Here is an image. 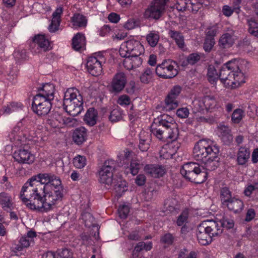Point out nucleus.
<instances>
[{"label":"nucleus","instance_id":"1","mask_svg":"<svg viewBox=\"0 0 258 258\" xmlns=\"http://www.w3.org/2000/svg\"><path fill=\"white\" fill-rule=\"evenodd\" d=\"M63 196L60 178L53 173H45L30 178L23 186L20 198L30 209L47 212L55 208Z\"/></svg>","mask_w":258,"mask_h":258},{"label":"nucleus","instance_id":"2","mask_svg":"<svg viewBox=\"0 0 258 258\" xmlns=\"http://www.w3.org/2000/svg\"><path fill=\"white\" fill-rule=\"evenodd\" d=\"M219 147L206 140H200L195 145L194 158L204 163L205 171H212L219 165Z\"/></svg>","mask_w":258,"mask_h":258},{"label":"nucleus","instance_id":"3","mask_svg":"<svg viewBox=\"0 0 258 258\" xmlns=\"http://www.w3.org/2000/svg\"><path fill=\"white\" fill-rule=\"evenodd\" d=\"M151 127V133L160 141L164 142L176 141L179 135L174 118L167 114L161 115L155 119Z\"/></svg>","mask_w":258,"mask_h":258},{"label":"nucleus","instance_id":"4","mask_svg":"<svg viewBox=\"0 0 258 258\" xmlns=\"http://www.w3.org/2000/svg\"><path fill=\"white\" fill-rule=\"evenodd\" d=\"M219 70L220 80L226 87L235 88L245 82L244 74L236 59L227 62Z\"/></svg>","mask_w":258,"mask_h":258},{"label":"nucleus","instance_id":"5","mask_svg":"<svg viewBox=\"0 0 258 258\" xmlns=\"http://www.w3.org/2000/svg\"><path fill=\"white\" fill-rule=\"evenodd\" d=\"M83 98L76 88L67 89L64 95L63 105L66 112L76 116L83 110Z\"/></svg>","mask_w":258,"mask_h":258},{"label":"nucleus","instance_id":"6","mask_svg":"<svg viewBox=\"0 0 258 258\" xmlns=\"http://www.w3.org/2000/svg\"><path fill=\"white\" fill-rule=\"evenodd\" d=\"M180 173L186 179L197 184L204 182L207 177V172L205 169L195 162L184 164L180 169Z\"/></svg>","mask_w":258,"mask_h":258},{"label":"nucleus","instance_id":"7","mask_svg":"<svg viewBox=\"0 0 258 258\" xmlns=\"http://www.w3.org/2000/svg\"><path fill=\"white\" fill-rule=\"evenodd\" d=\"M145 49L139 41L130 39L123 42L120 47L119 52L122 57L128 56L142 55L144 54Z\"/></svg>","mask_w":258,"mask_h":258},{"label":"nucleus","instance_id":"8","mask_svg":"<svg viewBox=\"0 0 258 258\" xmlns=\"http://www.w3.org/2000/svg\"><path fill=\"white\" fill-rule=\"evenodd\" d=\"M177 64L174 61L170 59L164 60L159 64L156 69V74L164 79H172L178 73Z\"/></svg>","mask_w":258,"mask_h":258},{"label":"nucleus","instance_id":"9","mask_svg":"<svg viewBox=\"0 0 258 258\" xmlns=\"http://www.w3.org/2000/svg\"><path fill=\"white\" fill-rule=\"evenodd\" d=\"M115 165L114 161L112 160H108L104 162L98 172V180L100 183L108 186L112 184Z\"/></svg>","mask_w":258,"mask_h":258},{"label":"nucleus","instance_id":"10","mask_svg":"<svg viewBox=\"0 0 258 258\" xmlns=\"http://www.w3.org/2000/svg\"><path fill=\"white\" fill-rule=\"evenodd\" d=\"M105 60V57L100 52L89 57L86 63L88 72L93 76L100 75L102 72V64Z\"/></svg>","mask_w":258,"mask_h":258},{"label":"nucleus","instance_id":"11","mask_svg":"<svg viewBox=\"0 0 258 258\" xmlns=\"http://www.w3.org/2000/svg\"><path fill=\"white\" fill-rule=\"evenodd\" d=\"M51 100L44 97L34 96L32 104L33 111L39 116H45L50 112L52 108Z\"/></svg>","mask_w":258,"mask_h":258},{"label":"nucleus","instance_id":"12","mask_svg":"<svg viewBox=\"0 0 258 258\" xmlns=\"http://www.w3.org/2000/svg\"><path fill=\"white\" fill-rule=\"evenodd\" d=\"M127 83V78L123 72L116 73L113 77L110 85L108 86L109 91L113 94L120 93L125 88Z\"/></svg>","mask_w":258,"mask_h":258},{"label":"nucleus","instance_id":"13","mask_svg":"<svg viewBox=\"0 0 258 258\" xmlns=\"http://www.w3.org/2000/svg\"><path fill=\"white\" fill-rule=\"evenodd\" d=\"M166 4L160 2L158 0H154L144 13L145 18L151 19H159L165 10Z\"/></svg>","mask_w":258,"mask_h":258},{"label":"nucleus","instance_id":"14","mask_svg":"<svg viewBox=\"0 0 258 258\" xmlns=\"http://www.w3.org/2000/svg\"><path fill=\"white\" fill-rule=\"evenodd\" d=\"M13 157L15 160L21 164H32L35 159V156L27 149H20L14 152Z\"/></svg>","mask_w":258,"mask_h":258},{"label":"nucleus","instance_id":"15","mask_svg":"<svg viewBox=\"0 0 258 258\" xmlns=\"http://www.w3.org/2000/svg\"><path fill=\"white\" fill-rule=\"evenodd\" d=\"M181 91V87L180 86L176 85L172 88L165 99L167 109L172 110L178 106V102L176 98Z\"/></svg>","mask_w":258,"mask_h":258},{"label":"nucleus","instance_id":"16","mask_svg":"<svg viewBox=\"0 0 258 258\" xmlns=\"http://www.w3.org/2000/svg\"><path fill=\"white\" fill-rule=\"evenodd\" d=\"M235 31L228 28L226 31L221 36L219 40V45L221 48H228L231 47L235 41Z\"/></svg>","mask_w":258,"mask_h":258},{"label":"nucleus","instance_id":"17","mask_svg":"<svg viewBox=\"0 0 258 258\" xmlns=\"http://www.w3.org/2000/svg\"><path fill=\"white\" fill-rule=\"evenodd\" d=\"M222 207L234 214H240L243 210L244 205L241 199L234 196Z\"/></svg>","mask_w":258,"mask_h":258},{"label":"nucleus","instance_id":"18","mask_svg":"<svg viewBox=\"0 0 258 258\" xmlns=\"http://www.w3.org/2000/svg\"><path fill=\"white\" fill-rule=\"evenodd\" d=\"M33 44L38 50L37 52H45L51 49L50 42L45 35L39 34L33 39Z\"/></svg>","mask_w":258,"mask_h":258},{"label":"nucleus","instance_id":"19","mask_svg":"<svg viewBox=\"0 0 258 258\" xmlns=\"http://www.w3.org/2000/svg\"><path fill=\"white\" fill-rule=\"evenodd\" d=\"M202 223L212 238L218 236L223 232L222 228L221 227L217 221L207 220Z\"/></svg>","mask_w":258,"mask_h":258},{"label":"nucleus","instance_id":"20","mask_svg":"<svg viewBox=\"0 0 258 258\" xmlns=\"http://www.w3.org/2000/svg\"><path fill=\"white\" fill-rule=\"evenodd\" d=\"M144 171L147 174L155 178L163 176L166 172L165 167L158 164L146 165Z\"/></svg>","mask_w":258,"mask_h":258},{"label":"nucleus","instance_id":"21","mask_svg":"<svg viewBox=\"0 0 258 258\" xmlns=\"http://www.w3.org/2000/svg\"><path fill=\"white\" fill-rule=\"evenodd\" d=\"M55 91L54 86L52 84L46 83L38 89V93L35 96L44 97L53 100Z\"/></svg>","mask_w":258,"mask_h":258},{"label":"nucleus","instance_id":"22","mask_svg":"<svg viewBox=\"0 0 258 258\" xmlns=\"http://www.w3.org/2000/svg\"><path fill=\"white\" fill-rule=\"evenodd\" d=\"M197 236L199 242L203 245H206L211 242L212 238L201 223L197 228Z\"/></svg>","mask_w":258,"mask_h":258},{"label":"nucleus","instance_id":"23","mask_svg":"<svg viewBox=\"0 0 258 258\" xmlns=\"http://www.w3.org/2000/svg\"><path fill=\"white\" fill-rule=\"evenodd\" d=\"M63 12L62 8H57L52 14V19L51 24L48 27V30L51 33H54L58 30L60 23L61 15Z\"/></svg>","mask_w":258,"mask_h":258},{"label":"nucleus","instance_id":"24","mask_svg":"<svg viewBox=\"0 0 258 258\" xmlns=\"http://www.w3.org/2000/svg\"><path fill=\"white\" fill-rule=\"evenodd\" d=\"M250 157V150L245 147H240L237 153L236 162L239 165L245 166Z\"/></svg>","mask_w":258,"mask_h":258},{"label":"nucleus","instance_id":"25","mask_svg":"<svg viewBox=\"0 0 258 258\" xmlns=\"http://www.w3.org/2000/svg\"><path fill=\"white\" fill-rule=\"evenodd\" d=\"M140 56L131 55L125 57L123 62L124 67L127 70H132L140 67L143 62V59Z\"/></svg>","mask_w":258,"mask_h":258},{"label":"nucleus","instance_id":"26","mask_svg":"<svg viewBox=\"0 0 258 258\" xmlns=\"http://www.w3.org/2000/svg\"><path fill=\"white\" fill-rule=\"evenodd\" d=\"M98 119V111L93 107L89 108L84 117V121L90 126H94Z\"/></svg>","mask_w":258,"mask_h":258},{"label":"nucleus","instance_id":"27","mask_svg":"<svg viewBox=\"0 0 258 258\" xmlns=\"http://www.w3.org/2000/svg\"><path fill=\"white\" fill-rule=\"evenodd\" d=\"M71 20L73 27L76 29L85 28L88 22L87 18L79 13L75 14Z\"/></svg>","mask_w":258,"mask_h":258},{"label":"nucleus","instance_id":"28","mask_svg":"<svg viewBox=\"0 0 258 258\" xmlns=\"http://www.w3.org/2000/svg\"><path fill=\"white\" fill-rule=\"evenodd\" d=\"M86 45V38L84 35L81 33H77L72 39V47L77 51L83 49Z\"/></svg>","mask_w":258,"mask_h":258},{"label":"nucleus","instance_id":"29","mask_svg":"<svg viewBox=\"0 0 258 258\" xmlns=\"http://www.w3.org/2000/svg\"><path fill=\"white\" fill-rule=\"evenodd\" d=\"M87 130L84 127L76 128L73 135V141L78 145L82 144L86 139Z\"/></svg>","mask_w":258,"mask_h":258},{"label":"nucleus","instance_id":"30","mask_svg":"<svg viewBox=\"0 0 258 258\" xmlns=\"http://www.w3.org/2000/svg\"><path fill=\"white\" fill-rule=\"evenodd\" d=\"M219 136L225 145H229L233 141V139L231 134V131L227 126H222L220 127Z\"/></svg>","mask_w":258,"mask_h":258},{"label":"nucleus","instance_id":"31","mask_svg":"<svg viewBox=\"0 0 258 258\" xmlns=\"http://www.w3.org/2000/svg\"><path fill=\"white\" fill-rule=\"evenodd\" d=\"M151 136L145 132H141L140 135L139 149L143 152L147 151L150 148Z\"/></svg>","mask_w":258,"mask_h":258},{"label":"nucleus","instance_id":"32","mask_svg":"<svg viewBox=\"0 0 258 258\" xmlns=\"http://www.w3.org/2000/svg\"><path fill=\"white\" fill-rule=\"evenodd\" d=\"M62 115L57 111H53L52 113L48 116L47 120V123L53 127L61 126V122L63 120Z\"/></svg>","mask_w":258,"mask_h":258},{"label":"nucleus","instance_id":"33","mask_svg":"<svg viewBox=\"0 0 258 258\" xmlns=\"http://www.w3.org/2000/svg\"><path fill=\"white\" fill-rule=\"evenodd\" d=\"M207 77L209 81L211 84H215L217 81L219 79V70L218 72L217 71L215 67L213 65H209L208 68Z\"/></svg>","mask_w":258,"mask_h":258},{"label":"nucleus","instance_id":"34","mask_svg":"<svg viewBox=\"0 0 258 258\" xmlns=\"http://www.w3.org/2000/svg\"><path fill=\"white\" fill-rule=\"evenodd\" d=\"M168 35L175 40L179 47L183 48L184 46V37L180 32L170 29L168 31Z\"/></svg>","mask_w":258,"mask_h":258},{"label":"nucleus","instance_id":"35","mask_svg":"<svg viewBox=\"0 0 258 258\" xmlns=\"http://www.w3.org/2000/svg\"><path fill=\"white\" fill-rule=\"evenodd\" d=\"M246 24L248 25V32L251 35L258 38V22L252 18L247 19Z\"/></svg>","mask_w":258,"mask_h":258},{"label":"nucleus","instance_id":"36","mask_svg":"<svg viewBox=\"0 0 258 258\" xmlns=\"http://www.w3.org/2000/svg\"><path fill=\"white\" fill-rule=\"evenodd\" d=\"M233 197L228 187L225 186L220 188V198L222 206Z\"/></svg>","mask_w":258,"mask_h":258},{"label":"nucleus","instance_id":"37","mask_svg":"<svg viewBox=\"0 0 258 258\" xmlns=\"http://www.w3.org/2000/svg\"><path fill=\"white\" fill-rule=\"evenodd\" d=\"M142 165L140 163V162L137 160H132L130 162V166L124 165V168H126V172H130L133 175H136L139 171V169L141 168Z\"/></svg>","mask_w":258,"mask_h":258},{"label":"nucleus","instance_id":"38","mask_svg":"<svg viewBox=\"0 0 258 258\" xmlns=\"http://www.w3.org/2000/svg\"><path fill=\"white\" fill-rule=\"evenodd\" d=\"M22 104L17 102H12L7 106H4L2 111L4 114H9L17 110L19 108L22 109Z\"/></svg>","mask_w":258,"mask_h":258},{"label":"nucleus","instance_id":"39","mask_svg":"<svg viewBox=\"0 0 258 258\" xmlns=\"http://www.w3.org/2000/svg\"><path fill=\"white\" fill-rule=\"evenodd\" d=\"M153 72L150 68L146 69L140 77V80L142 83L148 84L152 80Z\"/></svg>","mask_w":258,"mask_h":258},{"label":"nucleus","instance_id":"40","mask_svg":"<svg viewBox=\"0 0 258 258\" xmlns=\"http://www.w3.org/2000/svg\"><path fill=\"white\" fill-rule=\"evenodd\" d=\"M220 226L221 228L223 227L226 229L232 228L234 225V220L228 215H224L222 218L220 220Z\"/></svg>","mask_w":258,"mask_h":258},{"label":"nucleus","instance_id":"41","mask_svg":"<svg viewBox=\"0 0 258 258\" xmlns=\"http://www.w3.org/2000/svg\"><path fill=\"white\" fill-rule=\"evenodd\" d=\"M0 204L2 205L3 208L10 209L12 206L11 201V198L8 194L5 192L0 194Z\"/></svg>","mask_w":258,"mask_h":258},{"label":"nucleus","instance_id":"42","mask_svg":"<svg viewBox=\"0 0 258 258\" xmlns=\"http://www.w3.org/2000/svg\"><path fill=\"white\" fill-rule=\"evenodd\" d=\"M159 36L154 32H150L146 36V40L151 47H155L158 43Z\"/></svg>","mask_w":258,"mask_h":258},{"label":"nucleus","instance_id":"43","mask_svg":"<svg viewBox=\"0 0 258 258\" xmlns=\"http://www.w3.org/2000/svg\"><path fill=\"white\" fill-rule=\"evenodd\" d=\"M114 189L118 196L121 197L122 194L127 190L126 182L125 181H120L114 186Z\"/></svg>","mask_w":258,"mask_h":258},{"label":"nucleus","instance_id":"44","mask_svg":"<svg viewBox=\"0 0 258 258\" xmlns=\"http://www.w3.org/2000/svg\"><path fill=\"white\" fill-rule=\"evenodd\" d=\"M203 103L206 109H212L216 105V101L213 96H206L203 99Z\"/></svg>","mask_w":258,"mask_h":258},{"label":"nucleus","instance_id":"45","mask_svg":"<svg viewBox=\"0 0 258 258\" xmlns=\"http://www.w3.org/2000/svg\"><path fill=\"white\" fill-rule=\"evenodd\" d=\"M188 211L187 210H184L178 217L176 221V224L178 226H181L185 225L187 222L188 218Z\"/></svg>","mask_w":258,"mask_h":258},{"label":"nucleus","instance_id":"46","mask_svg":"<svg viewBox=\"0 0 258 258\" xmlns=\"http://www.w3.org/2000/svg\"><path fill=\"white\" fill-rule=\"evenodd\" d=\"M190 0H177L176 7L179 11L183 12L189 9V4Z\"/></svg>","mask_w":258,"mask_h":258},{"label":"nucleus","instance_id":"47","mask_svg":"<svg viewBox=\"0 0 258 258\" xmlns=\"http://www.w3.org/2000/svg\"><path fill=\"white\" fill-rule=\"evenodd\" d=\"M244 116V111L241 109L234 110L232 114V120L235 123H239Z\"/></svg>","mask_w":258,"mask_h":258},{"label":"nucleus","instance_id":"48","mask_svg":"<svg viewBox=\"0 0 258 258\" xmlns=\"http://www.w3.org/2000/svg\"><path fill=\"white\" fill-rule=\"evenodd\" d=\"M122 118V113L118 109L112 110L109 116V119L111 122H116L121 120Z\"/></svg>","mask_w":258,"mask_h":258},{"label":"nucleus","instance_id":"49","mask_svg":"<svg viewBox=\"0 0 258 258\" xmlns=\"http://www.w3.org/2000/svg\"><path fill=\"white\" fill-rule=\"evenodd\" d=\"M86 158L84 156L78 155L74 158V165L77 168H82L86 165Z\"/></svg>","mask_w":258,"mask_h":258},{"label":"nucleus","instance_id":"50","mask_svg":"<svg viewBox=\"0 0 258 258\" xmlns=\"http://www.w3.org/2000/svg\"><path fill=\"white\" fill-rule=\"evenodd\" d=\"M55 254L56 258H71L72 257V252L67 248L59 249Z\"/></svg>","mask_w":258,"mask_h":258},{"label":"nucleus","instance_id":"51","mask_svg":"<svg viewBox=\"0 0 258 258\" xmlns=\"http://www.w3.org/2000/svg\"><path fill=\"white\" fill-rule=\"evenodd\" d=\"M202 5L203 3L202 2H196L190 0V2L189 4V9H188V10L193 13H196L202 8Z\"/></svg>","mask_w":258,"mask_h":258},{"label":"nucleus","instance_id":"52","mask_svg":"<svg viewBox=\"0 0 258 258\" xmlns=\"http://www.w3.org/2000/svg\"><path fill=\"white\" fill-rule=\"evenodd\" d=\"M19 243L20 245H17L15 248L18 251H21L23 248H26L29 247L30 244V242L27 237L23 236L20 239Z\"/></svg>","mask_w":258,"mask_h":258},{"label":"nucleus","instance_id":"53","mask_svg":"<svg viewBox=\"0 0 258 258\" xmlns=\"http://www.w3.org/2000/svg\"><path fill=\"white\" fill-rule=\"evenodd\" d=\"M175 238L172 234L168 233L162 236L161 238V242L168 245L173 244Z\"/></svg>","mask_w":258,"mask_h":258},{"label":"nucleus","instance_id":"54","mask_svg":"<svg viewBox=\"0 0 258 258\" xmlns=\"http://www.w3.org/2000/svg\"><path fill=\"white\" fill-rule=\"evenodd\" d=\"M257 189H258V182H254L253 184L248 185L244 190L243 194L246 197H250L252 191Z\"/></svg>","mask_w":258,"mask_h":258},{"label":"nucleus","instance_id":"55","mask_svg":"<svg viewBox=\"0 0 258 258\" xmlns=\"http://www.w3.org/2000/svg\"><path fill=\"white\" fill-rule=\"evenodd\" d=\"M201 59V56L196 53L190 54L186 58L188 64L193 65L198 62Z\"/></svg>","mask_w":258,"mask_h":258},{"label":"nucleus","instance_id":"56","mask_svg":"<svg viewBox=\"0 0 258 258\" xmlns=\"http://www.w3.org/2000/svg\"><path fill=\"white\" fill-rule=\"evenodd\" d=\"M214 44L215 41L213 38H207L205 40L203 45V47L205 51H210Z\"/></svg>","mask_w":258,"mask_h":258},{"label":"nucleus","instance_id":"57","mask_svg":"<svg viewBox=\"0 0 258 258\" xmlns=\"http://www.w3.org/2000/svg\"><path fill=\"white\" fill-rule=\"evenodd\" d=\"M130 212V208L128 206L122 205L118 209V213L119 217L122 219H125L127 217Z\"/></svg>","mask_w":258,"mask_h":258},{"label":"nucleus","instance_id":"58","mask_svg":"<svg viewBox=\"0 0 258 258\" xmlns=\"http://www.w3.org/2000/svg\"><path fill=\"white\" fill-rule=\"evenodd\" d=\"M117 102L121 106L128 105L131 103V98L126 95H122L118 97Z\"/></svg>","mask_w":258,"mask_h":258},{"label":"nucleus","instance_id":"59","mask_svg":"<svg viewBox=\"0 0 258 258\" xmlns=\"http://www.w3.org/2000/svg\"><path fill=\"white\" fill-rule=\"evenodd\" d=\"M218 31V27L216 25L209 26L206 31V35L210 38H212L216 35Z\"/></svg>","mask_w":258,"mask_h":258},{"label":"nucleus","instance_id":"60","mask_svg":"<svg viewBox=\"0 0 258 258\" xmlns=\"http://www.w3.org/2000/svg\"><path fill=\"white\" fill-rule=\"evenodd\" d=\"M82 218L86 226H90L91 224L94 221L93 217L89 213H85L82 214Z\"/></svg>","mask_w":258,"mask_h":258},{"label":"nucleus","instance_id":"61","mask_svg":"<svg viewBox=\"0 0 258 258\" xmlns=\"http://www.w3.org/2000/svg\"><path fill=\"white\" fill-rule=\"evenodd\" d=\"M176 114L181 118H187L189 115V110L186 107L179 108L176 111Z\"/></svg>","mask_w":258,"mask_h":258},{"label":"nucleus","instance_id":"62","mask_svg":"<svg viewBox=\"0 0 258 258\" xmlns=\"http://www.w3.org/2000/svg\"><path fill=\"white\" fill-rule=\"evenodd\" d=\"M14 57L19 60V59H25L27 58V54L26 51L25 49L22 50H17L14 51Z\"/></svg>","mask_w":258,"mask_h":258},{"label":"nucleus","instance_id":"63","mask_svg":"<svg viewBox=\"0 0 258 258\" xmlns=\"http://www.w3.org/2000/svg\"><path fill=\"white\" fill-rule=\"evenodd\" d=\"M255 216V210L252 208L248 209L246 211L244 220L246 222H250L254 218Z\"/></svg>","mask_w":258,"mask_h":258},{"label":"nucleus","instance_id":"64","mask_svg":"<svg viewBox=\"0 0 258 258\" xmlns=\"http://www.w3.org/2000/svg\"><path fill=\"white\" fill-rule=\"evenodd\" d=\"M186 250H181L177 258H197V253L195 251H191L188 255H187L185 251Z\"/></svg>","mask_w":258,"mask_h":258}]
</instances>
